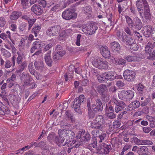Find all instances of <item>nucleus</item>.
<instances>
[{"instance_id":"a19ab883","label":"nucleus","mask_w":155,"mask_h":155,"mask_svg":"<svg viewBox=\"0 0 155 155\" xmlns=\"http://www.w3.org/2000/svg\"><path fill=\"white\" fill-rule=\"evenodd\" d=\"M33 45L38 49L42 48L43 47L42 42L41 41L38 40L35 41L33 42Z\"/></svg>"},{"instance_id":"393cba45","label":"nucleus","mask_w":155,"mask_h":155,"mask_svg":"<svg viewBox=\"0 0 155 155\" xmlns=\"http://www.w3.org/2000/svg\"><path fill=\"white\" fill-rule=\"evenodd\" d=\"M110 48L112 51H119L120 49V47L119 43L114 41L110 43Z\"/></svg>"},{"instance_id":"dca6fc26","label":"nucleus","mask_w":155,"mask_h":155,"mask_svg":"<svg viewBox=\"0 0 155 155\" xmlns=\"http://www.w3.org/2000/svg\"><path fill=\"white\" fill-rule=\"evenodd\" d=\"M51 51H48L47 53L45 54L44 58L46 64L49 67L52 66L53 61L51 58Z\"/></svg>"},{"instance_id":"49530a36","label":"nucleus","mask_w":155,"mask_h":155,"mask_svg":"<svg viewBox=\"0 0 155 155\" xmlns=\"http://www.w3.org/2000/svg\"><path fill=\"white\" fill-rule=\"evenodd\" d=\"M33 64L32 62L29 63L28 65V70L30 73L32 75L35 73L36 70L33 68Z\"/></svg>"},{"instance_id":"c85d7f7f","label":"nucleus","mask_w":155,"mask_h":155,"mask_svg":"<svg viewBox=\"0 0 155 155\" xmlns=\"http://www.w3.org/2000/svg\"><path fill=\"white\" fill-rule=\"evenodd\" d=\"M18 65V70H17L15 72L18 73H20L21 72L27 67V62L25 61H24L21 64Z\"/></svg>"},{"instance_id":"b1692460","label":"nucleus","mask_w":155,"mask_h":155,"mask_svg":"<svg viewBox=\"0 0 155 155\" xmlns=\"http://www.w3.org/2000/svg\"><path fill=\"white\" fill-rule=\"evenodd\" d=\"M22 15V13L20 12L14 11L10 15L9 18L11 20H16Z\"/></svg>"},{"instance_id":"f3484780","label":"nucleus","mask_w":155,"mask_h":155,"mask_svg":"<svg viewBox=\"0 0 155 155\" xmlns=\"http://www.w3.org/2000/svg\"><path fill=\"white\" fill-rule=\"evenodd\" d=\"M140 105V102L139 101L137 100L132 102L128 106V107H126V110H130V109H135L139 107Z\"/></svg>"},{"instance_id":"4be33fe9","label":"nucleus","mask_w":155,"mask_h":155,"mask_svg":"<svg viewBox=\"0 0 155 155\" xmlns=\"http://www.w3.org/2000/svg\"><path fill=\"white\" fill-rule=\"evenodd\" d=\"M97 90L100 95L108 91L107 87L104 84L98 86L97 87Z\"/></svg>"},{"instance_id":"37998d69","label":"nucleus","mask_w":155,"mask_h":155,"mask_svg":"<svg viewBox=\"0 0 155 155\" xmlns=\"http://www.w3.org/2000/svg\"><path fill=\"white\" fill-rule=\"evenodd\" d=\"M126 91L123 90L118 93V96L120 99L125 101Z\"/></svg>"},{"instance_id":"a18cd8bd","label":"nucleus","mask_w":155,"mask_h":155,"mask_svg":"<svg viewBox=\"0 0 155 155\" xmlns=\"http://www.w3.org/2000/svg\"><path fill=\"white\" fill-rule=\"evenodd\" d=\"M101 65L99 68L101 69H107L108 68V62L106 61H103L102 59V61H101Z\"/></svg>"},{"instance_id":"6ab92c4d","label":"nucleus","mask_w":155,"mask_h":155,"mask_svg":"<svg viewBox=\"0 0 155 155\" xmlns=\"http://www.w3.org/2000/svg\"><path fill=\"white\" fill-rule=\"evenodd\" d=\"M110 102L114 105L124 108L126 105L123 101L118 100L116 98L113 97L110 100Z\"/></svg>"},{"instance_id":"69168bd1","label":"nucleus","mask_w":155,"mask_h":155,"mask_svg":"<svg viewBox=\"0 0 155 155\" xmlns=\"http://www.w3.org/2000/svg\"><path fill=\"white\" fill-rule=\"evenodd\" d=\"M149 56H147V59L150 60H155V50H154L152 53H149Z\"/></svg>"},{"instance_id":"0e129e2a","label":"nucleus","mask_w":155,"mask_h":155,"mask_svg":"<svg viewBox=\"0 0 155 155\" xmlns=\"http://www.w3.org/2000/svg\"><path fill=\"white\" fill-rule=\"evenodd\" d=\"M124 33H121L120 31H117V36L118 37V38L119 40H120L121 41H122L123 39V37L124 36Z\"/></svg>"},{"instance_id":"f257e3e1","label":"nucleus","mask_w":155,"mask_h":155,"mask_svg":"<svg viewBox=\"0 0 155 155\" xmlns=\"http://www.w3.org/2000/svg\"><path fill=\"white\" fill-rule=\"evenodd\" d=\"M55 50L56 52L53 53L52 55L53 61L56 62L58 60L61 59L62 58L65 54L66 51L60 45L56 46Z\"/></svg>"},{"instance_id":"774afa93","label":"nucleus","mask_w":155,"mask_h":155,"mask_svg":"<svg viewBox=\"0 0 155 155\" xmlns=\"http://www.w3.org/2000/svg\"><path fill=\"white\" fill-rule=\"evenodd\" d=\"M58 136L55 135L53 142H55L58 146H61V142Z\"/></svg>"},{"instance_id":"ddd939ff","label":"nucleus","mask_w":155,"mask_h":155,"mask_svg":"<svg viewBox=\"0 0 155 155\" xmlns=\"http://www.w3.org/2000/svg\"><path fill=\"white\" fill-rule=\"evenodd\" d=\"M20 79L21 81H22L25 85H28L29 84V82L31 81V76L29 74L26 73L25 72H23L21 74Z\"/></svg>"},{"instance_id":"20e7f679","label":"nucleus","mask_w":155,"mask_h":155,"mask_svg":"<svg viewBox=\"0 0 155 155\" xmlns=\"http://www.w3.org/2000/svg\"><path fill=\"white\" fill-rule=\"evenodd\" d=\"M135 75L136 73L134 71L128 69L125 70L123 74L124 78L129 82H132L134 80Z\"/></svg>"},{"instance_id":"de8ad7c7","label":"nucleus","mask_w":155,"mask_h":155,"mask_svg":"<svg viewBox=\"0 0 155 155\" xmlns=\"http://www.w3.org/2000/svg\"><path fill=\"white\" fill-rule=\"evenodd\" d=\"M21 4L23 8H26L29 6V0H21Z\"/></svg>"},{"instance_id":"5fc2aeb1","label":"nucleus","mask_w":155,"mask_h":155,"mask_svg":"<svg viewBox=\"0 0 155 155\" xmlns=\"http://www.w3.org/2000/svg\"><path fill=\"white\" fill-rule=\"evenodd\" d=\"M73 71L71 72V74H69L68 73H66L64 75V78L65 80L66 81H68V78L69 80H71L72 76H73Z\"/></svg>"},{"instance_id":"7ed1b4c3","label":"nucleus","mask_w":155,"mask_h":155,"mask_svg":"<svg viewBox=\"0 0 155 155\" xmlns=\"http://www.w3.org/2000/svg\"><path fill=\"white\" fill-rule=\"evenodd\" d=\"M62 18L66 20H69L71 19H75L76 15L72 9H68L63 12L62 14Z\"/></svg>"},{"instance_id":"c03bdc74","label":"nucleus","mask_w":155,"mask_h":155,"mask_svg":"<svg viewBox=\"0 0 155 155\" xmlns=\"http://www.w3.org/2000/svg\"><path fill=\"white\" fill-rule=\"evenodd\" d=\"M69 146H71V147H78L80 145V142L79 141L76 140H73L72 142L69 144Z\"/></svg>"},{"instance_id":"f03ea898","label":"nucleus","mask_w":155,"mask_h":155,"mask_svg":"<svg viewBox=\"0 0 155 155\" xmlns=\"http://www.w3.org/2000/svg\"><path fill=\"white\" fill-rule=\"evenodd\" d=\"M61 29V27L59 25H55L48 28L47 30L46 34L50 37L57 36L59 34Z\"/></svg>"},{"instance_id":"79ce46f5","label":"nucleus","mask_w":155,"mask_h":155,"mask_svg":"<svg viewBox=\"0 0 155 155\" xmlns=\"http://www.w3.org/2000/svg\"><path fill=\"white\" fill-rule=\"evenodd\" d=\"M63 138L61 139V140H60L61 142V144H62V145L63 146H68V144H69L70 143H70L71 141L70 140L68 139L67 138L66 139L65 138H64V137H63Z\"/></svg>"},{"instance_id":"09e8293b","label":"nucleus","mask_w":155,"mask_h":155,"mask_svg":"<svg viewBox=\"0 0 155 155\" xmlns=\"http://www.w3.org/2000/svg\"><path fill=\"white\" fill-rule=\"evenodd\" d=\"M35 18H30L28 21V31L30 30L36 21Z\"/></svg>"},{"instance_id":"4d7b16f0","label":"nucleus","mask_w":155,"mask_h":155,"mask_svg":"<svg viewBox=\"0 0 155 155\" xmlns=\"http://www.w3.org/2000/svg\"><path fill=\"white\" fill-rule=\"evenodd\" d=\"M55 134L54 133L49 134L48 136V139L51 143L53 142Z\"/></svg>"},{"instance_id":"338daca9","label":"nucleus","mask_w":155,"mask_h":155,"mask_svg":"<svg viewBox=\"0 0 155 155\" xmlns=\"http://www.w3.org/2000/svg\"><path fill=\"white\" fill-rule=\"evenodd\" d=\"M2 53L3 56L6 58H9L11 56V54L7 50L4 49L2 51Z\"/></svg>"},{"instance_id":"e2e57ef3","label":"nucleus","mask_w":155,"mask_h":155,"mask_svg":"<svg viewBox=\"0 0 155 155\" xmlns=\"http://www.w3.org/2000/svg\"><path fill=\"white\" fill-rule=\"evenodd\" d=\"M133 140L134 142L137 145H142L143 140H140L138 139L136 137H133Z\"/></svg>"},{"instance_id":"412c9836","label":"nucleus","mask_w":155,"mask_h":155,"mask_svg":"<svg viewBox=\"0 0 155 155\" xmlns=\"http://www.w3.org/2000/svg\"><path fill=\"white\" fill-rule=\"evenodd\" d=\"M122 41L123 42L125 43L127 45H130L131 43H133V42H135V40L132 37L128 36L125 33H124Z\"/></svg>"},{"instance_id":"3c124183","label":"nucleus","mask_w":155,"mask_h":155,"mask_svg":"<svg viewBox=\"0 0 155 155\" xmlns=\"http://www.w3.org/2000/svg\"><path fill=\"white\" fill-rule=\"evenodd\" d=\"M27 24L25 22H22L19 27V29L21 31H25L26 30Z\"/></svg>"},{"instance_id":"864d4df0","label":"nucleus","mask_w":155,"mask_h":155,"mask_svg":"<svg viewBox=\"0 0 155 155\" xmlns=\"http://www.w3.org/2000/svg\"><path fill=\"white\" fill-rule=\"evenodd\" d=\"M83 10L84 13L90 14L92 12V8L90 6H87L84 7Z\"/></svg>"},{"instance_id":"a878e982","label":"nucleus","mask_w":155,"mask_h":155,"mask_svg":"<svg viewBox=\"0 0 155 155\" xmlns=\"http://www.w3.org/2000/svg\"><path fill=\"white\" fill-rule=\"evenodd\" d=\"M136 88L137 89L140 95L143 96L144 94V91H145L146 90V87L142 84L140 83L136 84Z\"/></svg>"},{"instance_id":"bf43d9fd","label":"nucleus","mask_w":155,"mask_h":155,"mask_svg":"<svg viewBox=\"0 0 155 155\" xmlns=\"http://www.w3.org/2000/svg\"><path fill=\"white\" fill-rule=\"evenodd\" d=\"M104 119V118L102 115H99L96 116L94 120L99 123L101 124V122L103 121Z\"/></svg>"},{"instance_id":"ea45409f","label":"nucleus","mask_w":155,"mask_h":155,"mask_svg":"<svg viewBox=\"0 0 155 155\" xmlns=\"http://www.w3.org/2000/svg\"><path fill=\"white\" fill-rule=\"evenodd\" d=\"M91 136L88 133H87L84 136L82 137L81 139L82 142L86 143L90 140Z\"/></svg>"},{"instance_id":"2eb2a0df","label":"nucleus","mask_w":155,"mask_h":155,"mask_svg":"<svg viewBox=\"0 0 155 155\" xmlns=\"http://www.w3.org/2000/svg\"><path fill=\"white\" fill-rule=\"evenodd\" d=\"M91 100L90 98H88L87 100V104L88 111V114L89 118L90 119H93L95 116V114L93 111L92 108H91Z\"/></svg>"},{"instance_id":"72a5a7b5","label":"nucleus","mask_w":155,"mask_h":155,"mask_svg":"<svg viewBox=\"0 0 155 155\" xmlns=\"http://www.w3.org/2000/svg\"><path fill=\"white\" fill-rule=\"evenodd\" d=\"M124 58L128 62L136 61L139 60V58L136 56H126Z\"/></svg>"},{"instance_id":"f704fd0d","label":"nucleus","mask_w":155,"mask_h":155,"mask_svg":"<svg viewBox=\"0 0 155 155\" xmlns=\"http://www.w3.org/2000/svg\"><path fill=\"white\" fill-rule=\"evenodd\" d=\"M110 95L108 92L101 94V98L102 101L107 102L110 99Z\"/></svg>"},{"instance_id":"2f4dec72","label":"nucleus","mask_w":155,"mask_h":155,"mask_svg":"<svg viewBox=\"0 0 155 155\" xmlns=\"http://www.w3.org/2000/svg\"><path fill=\"white\" fill-rule=\"evenodd\" d=\"M134 92L131 90L127 91L126 94V101H130L131 100L134 96Z\"/></svg>"},{"instance_id":"6e6552de","label":"nucleus","mask_w":155,"mask_h":155,"mask_svg":"<svg viewBox=\"0 0 155 155\" xmlns=\"http://www.w3.org/2000/svg\"><path fill=\"white\" fill-rule=\"evenodd\" d=\"M143 27V24L141 20L138 17H135L133 19V22L131 28L139 30Z\"/></svg>"},{"instance_id":"4468645a","label":"nucleus","mask_w":155,"mask_h":155,"mask_svg":"<svg viewBox=\"0 0 155 155\" xmlns=\"http://www.w3.org/2000/svg\"><path fill=\"white\" fill-rule=\"evenodd\" d=\"M100 51L102 56L105 58H109L110 56V50L106 47H102L100 48Z\"/></svg>"},{"instance_id":"f8f14e48","label":"nucleus","mask_w":155,"mask_h":155,"mask_svg":"<svg viewBox=\"0 0 155 155\" xmlns=\"http://www.w3.org/2000/svg\"><path fill=\"white\" fill-rule=\"evenodd\" d=\"M31 10L35 14L38 15L41 14L43 11V8L40 5L37 4L33 5L31 7Z\"/></svg>"},{"instance_id":"39448f33","label":"nucleus","mask_w":155,"mask_h":155,"mask_svg":"<svg viewBox=\"0 0 155 155\" xmlns=\"http://www.w3.org/2000/svg\"><path fill=\"white\" fill-rule=\"evenodd\" d=\"M58 133L61 139L62 138V137H65V135L66 136L71 137V139L74 138L75 136L74 133L70 130L60 129L58 130Z\"/></svg>"},{"instance_id":"cd10ccee","label":"nucleus","mask_w":155,"mask_h":155,"mask_svg":"<svg viewBox=\"0 0 155 155\" xmlns=\"http://www.w3.org/2000/svg\"><path fill=\"white\" fill-rule=\"evenodd\" d=\"M137 153L140 155H147L148 153V149L145 146H141L137 150Z\"/></svg>"},{"instance_id":"5701e85b","label":"nucleus","mask_w":155,"mask_h":155,"mask_svg":"<svg viewBox=\"0 0 155 155\" xmlns=\"http://www.w3.org/2000/svg\"><path fill=\"white\" fill-rule=\"evenodd\" d=\"M144 32V35L146 37H149L151 35L152 27L151 26L148 25L143 27Z\"/></svg>"},{"instance_id":"bb28decb","label":"nucleus","mask_w":155,"mask_h":155,"mask_svg":"<svg viewBox=\"0 0 155 155\" xmlns=\"http://www.w3.org/2000/svg\"><path fill=\"white\" fill-rule=\"evenodd\" d=\"M136 5L140 15H141L142 12L143 11L144 7H143V4L141 1L140 0H137L136 1Z\"/></svg>"},{"instance_id":"9d476101","label":"nucleus","mask_w":155,"mask_h":155,"mask_svg":"<svg viewBox=\"0 0 155 155\" xmlns=\"http://www.w3.org/2000/svg\"><path fill=\"white\" fill-rule=\"evenodd\" d=\"M144 12H142L141 15H140L143 19V21L146 20V21L150 20L151 18V15L150 13V10L149 7L144 8Z\"/></svg>"},{"instance_id":"0eeeda50","label":"nucleus","mask_w":155,"mask_h":155,"mask_svg":"<svg viewBox=\"0 0 155 155\" xmlns=\"http://www.w3.org/2000/svg\"><path fill=\"white\" fill-rule=\"evenodd\" d=\"M34 145L35 147H39L43 148L44 150L42 151V154L44 155H48V153H45V151L46 152H49L48 150L49 149L48 146L46 143L43 141H41L39 143L35 142L31 144V146Z\"/></svg>"},{"instance_id":"473e14b6","label":"nucleus","mask_w":155,"mask_h":155,"mask_svg":"<svg viewBox=\"0 0 155 155\" xmlns=\"http://www.w3.org/2000/svg\"><path fill=\"white\" fill-rule=\"evenodd\" d=\"M102 59L101 58H96L93 60L92 64L93 66L97 68H99Z\"/></svg>"},{"instance_id":"7c9ffc66","label":"nucleus","mask_w":155,"mask_h":155,"mask_svg":"<svg viewBox=\"0 0 155 155\" xmlns=\"http://www.w3.org/2000/svg\"><path fill=\"white\" fill-rule=\"evenodd\" d=\"M90 126L91 128L93 129H101L103 128V126L101 124L99 123L95 120L91 122Z\"/></svg>"},{"instance_id":"e433bc0d","label":"nucleus","mask_w":155,"mask_h":155,"mask_svg":"<svg viewBox=\"0 0 155 155\" xmlns=\"http://www.w3.org/2000/svg\"><path fill=\"white\" fill-rule=\"evenodd\" d=\"M107 134L105 133H102L97 137L98 140L99 142L101 143H104L106 139Z\"/></svg>"},{"instance_id":"58836bf2","label":"nucleus","mask_w":155,"mask_h":155,"mask_svg":"<svg viewBox=\"0 0 155 155\" xmlns=\"http://www.w3.org/2000/svg\"><path fill=\"white\" fill-rule=\"evenodd\" d=\"M112 60L113 62H115V63L119 65H124L126 63V61L122 58H118L117 59H115V58H114Z\"/></svg>"},{"instance_id":"6e6d98bb","label":"nucleus","mask_w":155,"mask_h":155,"mask_svg":"<svg viewBox=\"0 0 155 155\" xmlns=\"http://www.w3.org/2000/svg\"><path fill=\"white\" fill-rule=\"evenodd\" d=\"M130 47L131 49L134 51H137L138 49V45L134 42L130 45Z\"/></svg>"},{"instance_id":"603ef678","label":"nucleus","mask_w":155,"mask_h":155,"mask_svg":"<svg viewBox=\"0 0 155 155\" xmlns=\"http://www.w3.org/2000/svg\"><path fill=\"white\" fill-rule=\"evenodd\" d=\"M150 99L149 98L145 99L143 101H141L140 102V105L142 107H144L149 103H151Z\"/></svg>"},{"instance_id":"680f3d73","label":"nucleus","mask_w":155,"mask_h":155,"mask_svg":"<svg viewBox=\"0 0 155 155\" xmlns=\"http://www.w3.org/2000/svg\"><path fill=\"white\" fill-rule=\"evenodd\" d=\"M98 80L101 83H104L106 81V78L105 77L103 76V73L101 76H99L97 77Z\"/></svg>"},{"instance_id":"c9c22d12","label":"nucleus","mask_w":155,"mask_h":155,"mask_svg":"<svg viewBox=\"0 0 155 155\" xmlns=\"http://www.w3.org/2000/svg\"><path fill=\"white\" fill-rule=\"evenodd\" d=\"M153 48V44L151 42H148L145 47V51L146 53H150Z\"/></svg>"},{"instance_id":"c756f323","label":"nucleus","mask_w":155,"mask_h":155,"mask_svg":"<svg viewBox=\"0 0 155 155\" xmlns=\"http://www.w3.org/2000/svg\"><path fill=\"white\" fill-rule=\"evenodd\" d=\"M10 111L8 107L3 105L0 107V114L4 115L5 114H10Z\"/></svg>"},{"instance_id":"aec40b11","label":"nucleus","mask_w":155,"mask_h":155,"mask_svg":"<svg viewBox=\"0 0 155 155\" xmlns=\"http://www.w3.org/2000/svg\"><path fill=\"white\" fill-rule=\"evenodd\" d=\"M103 76L107 80L112 81L116 78V74L114 72H109L103 73Z\"/></svg>"},{"instance_id":"13d9d810","label":"nucleus","mask_w":155,"mask_h":155,"mask_svg":"<svg viewBox=\"0 0 155 155\" xmlns=\"http://www.w3.org/2000/svg\"><path fill=\"white\" fill-rule=\"evenodd\" d=\"M89 81L85 79H84L82 80L81 82V85L82 86H87L89 85Z\"/></svg>"},{"instance_id":"1a4fd4ad","label":"nucleus","mask_w":155,"mask_h":155,"mask_svg":"<svg viewBox=\"0 0 155 155\" xmlns=\"http://www.w3.org/2000/svg\"><path fill=\"white\" fill-rule=\"evenodd\" d=\"M97 29V27L96 25L91 24L88 25L87 27L84 28L83 31L86 30L87 32L86 33L91 35L94 34Z\"/></svg>"},{"instance_id":"4c0bfd02","label":"nucleus","mask_w":155,"mask_h":155,"mask_svg":"<svg viewBox=\"0 0 155 155\" xmlns=\"http://www.w3.org/2000/svg\"><path fill=\"white\" fill-rule=\"evenodd\" d=\"M41 29V26L37 25L34 27L31 31V32L36 37L37 36V34L38 33Z\"/></svg>"},{"instance_id":"a211bd4d","label":"nucleus","mask_w":155,"mask_h":155,"mask_svg":"<svg viewBox=\"0 0 155 155\" xmlns=\"http://www.w3.org/2000/svg\"><path fill=\"white\" fill-rule=\"evenodd\" d=\"M34 66L35 68L39 71L42 72L44 68V64L41 60H36L35 61Z\"/></svg>"},{"instance_id":"9b49d317","label":"nucleus","mask_w":155,"mask_h":155,"mask_svg":"<svg viewBox=\"0 0 155 155\" xmlns=\"http://www.w3.org/2000/svg\"><path fill=\"white\" fill-rule=\"evenodd\" d=\"M100 148V150L102 153L105 154L109 153L110 150H111V146L110 145H106L104 143H100L99 145Z\"/></svg>"},{"instance_id":"8fccbe9b","label":"nucleus","mask_w":155,"mask_h":155,"mask_svg":"<svg viewBox=\"0 0 155 155\" xmlns=\"http://www.w3.org/2000/svg\"><path fill=\"white\" fill-rule=\"evenodd\" d=\"M125 18L126 19L127 23L128 24L129 26L131 28V25H132L133 22V21L132 19L130 17L127 15L125 16Z\"/></svg>"},{"instance_id":"052dcab7","label":"nucleus","mask_w":155,"mask_h":155,"mask_svg":"<svg viewBox=\"0 0 155 155\" xmlns=\"http://www.w3.org/2000/svg\"><path fill=\"white\" fill-rule=\"evenodd\" d=\"M6 24V21L4 17H0V27H4Z\"/></svg>"},{"instance_id":"423d86ee","label":"nucleus","mask_w":155,"mask_h":155,"mask_svg":"<svg viewBox=\"0 0 155 155\" xmlns=\"http://www.w3.org/2000/svg\"><path fill=\"white\" fill-rule=\"evenodd\" d=\"M96 104H93L92 107L94 111L97 113L101 112L103 110V106L101 100L99 98L95 99Z\"/></svg>"}]
</instances>
